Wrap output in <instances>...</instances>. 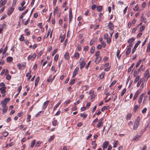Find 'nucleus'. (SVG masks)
Instances as JSON below:
<instances>
[{"label": "nucleus", "instance_id": "5fc2aeb1", "mask_svg": "<svg viewBox=\"0 0 150 150\" xmlns=\"http://www.w3.org/2000/svg\"><path fill=\"white\" fill-rule=\"evenodd\" d=\"M142 80V79H140V80L138 82L137 85V87H139V86L140 85L141 83Z\"/></svg>", "mask_w": 150, "mask_h": 150}, {"label": "nucleus", "instance_id": "4d7b16f0", "mask_svg": "<svg viewBox=\"0 0 150 150\" xmlns=\"http://www.w3.org/2000/svg\"><path fill=\"white\" fill-rule=\"evenodd\" d=\"M141 62V60H139V61L137 62V64H136V68H137V67H138L139 66V65L140 64V62Z\"/></svg>", "mask_w": 150, "mask_h": 150}, {"label": "nucleus", "instance_id": "f8f14e48", "mask_svg": "<svg viewBox=\"0 0 150 150\" xmlns=\"http://www.w3.org/2000/svg\"><path fill=\"white\" fill-rule=\"evenodd\" d=\"M143 67V65H142L140 67V68L138 69L137 71H136L134 72V75L135 76V74L136 73V74H138V73H139L141 70L142 69Z\"/></svg>", "mask_w": 150, "mask_h": 150}, {"label": "nucleus", "instance_id": "6e6552de", "mask_svg": "<svg viewBox=\"0 0 150 150\" xmlns=\"http://www.w3.org/2000/svg\"><path fill=\"white\" fill-rule=\"evenodd\" d=\"M14 10V8L13 7H11L10 9H9L7 13V14L8 15H10L12 13L13 11Z\"/></svg>", "mask_w": 150, "mask_h": 150}, {"label": "nucleus", "instance_id": "c756f323", "mask_svg": "<svg viewBox=\"0 0 150 150\" xmlns=\"http://www.w3.org/2000/svg\"><path fill=\"white\" fill-rule=\"evenodd\" d=\"M52 77L51 76H50V77H49L47 79V81L48 82H52L53 80V79H52Z\"/></svg>", "mask_w": 150, "mask_h": 150}, {"label": "nucleus", "instance_id": "423d86ee", "mask_svg": "<svg viewBox=\"0 0 150 150\" xmlns=\"http://www.w3.org/2000/svg\"><path fill=\"white\" fill-rule=\"evenodd\" d=\"M144 77L146 78L147 80L150 77V75L149 74V70L147 69L144 75Z\"/></svg>", "mask_w": 150, "mask_h": 150}, {"label": "nucleus", "instance_id": "2eb2a0df", "mask_svg": "<svg viewBox=\"0 0 150 150\" xmlns=\"http://www.w3.org/2000/svg\"><path fill=\"white\" fill-rule=\"evenodd\" d=\"M143 95V93H142L140 95L139 97V99L138 100V102L139 104H140L142 102Z\"/></svg>", "mask_w": 150, "mask_h": 150}, {"label": "nucleus", "instance_id": "0eeeda50", "mask_svg": "<svg viewBox=\"0 0 150 150\" xmlns=\"http://www.w3.org/2000/svg\"><path fill=\"white\" fill-rule=\"evenodd\" d=\"M108 28L111 30H112L114 27V25L112 23L110 22L108 24Z\"/></svg>", "mask_w": 150, "mask_h": 150}, {"label": "nucleus", "instance_id": "72a5a7b5", "mask_svg": "<svg viewBox=\"0 0 150 150\" xmlns=\"http://www.w3.org/2000/svg\"><path fill=\"white\" fill-rule=\"evenodd\" d=\"M26 8V7L25 6H24L23 8L21 7H18V9L20 11H23Z\"/></svg>", "mask_w": 150, "mask_h": 150}, {"label": "nucleus", "instance_id": "774afa93", "mask_svg": "<svg viewBox=\"0 0 150 150\" xmlns=\"http://www.w3.org/2000/svg\"><path fill=\"white\" fill-rule=\"evenodd\" d=\"M40 144L41 142L40 141H38L35 144V146H38L40 145Z\"/></svg>", "mask_w": 150, "mask_h": 150}, {"label": "nucleus", "instance_id": "09e8293b", "mask_svg": "<svg viewBox=\"0 0 150 150\" xmlns=\"http://www.w3.org/2000/svg\"><path fill=\"white\" fill-rule=\"evenodd\" d=\"M54 137V135L52 136L48 139V142H50L52 141Z\"/></svg>", "mask_w": 150, "mask_h": 150}, {"label": "nucleus", "instance_id": "393cba45", "mask_svg": "<svg viewBox=\"0 0 150 150\" xmlns=\"http://www.w3.org/2000/svg\"><path fill=\"white\" fill-rule=\"evenodd\" d=\"M52 124L53 126H56L57 124V120H54L52 121Z\"/></svg>", "mask_w": 150, "mask_h": 150}, {"label": "nucleus", "instance_id": "7ed1b4c3", "mask_svg": "<svg viewBox=\"0 0 150 150\" xmlns=\"http://www.w3.org/2000/svg\"><path fill=\"white\" fill-rule=\"evenodd\" d=\"M80 69H82L86 65V62L84 60V59H82L81 58L80 60Z\"/></svg>", "mask_w": 150, "mask_h": 150}, {"label": "nucleus", "instance_id": "9d476101", "mask_svg": "<svg viewBox=\"0 0 150 150\" xmlns=\"http://www.w3.org/2000/svg\"><path fill=\"white\" fill-rule=\"evenodd\" d=\"M7 0H1L0 1V7H1L5 5L7 2Z\"/></svg>", "mask_w": 150, "mask_h": 150}, {"label": "nucleus", "instance_id": "412c9836", "mask_svg": "<svg viewBox=\"0 0 150 150\" xmlns=\"http://www.w3.org/2000/svg\"><path fill=\"white\" fill-rule=\"evenodd\" d=\"M139 91H137L135 93L134 96V97L133 98V100H135L136 99V98L137 97V96L139 94Z\"/></svg>", "mask_w": 150, "mask_h": 150}, {"label": "nucleus", "instance_id": "6e6d98bb", "mask_svg": "<svg viewBox=\"0 0 150 150\" xmlns=\"http://www.w3.org/2000/svg\"><path fill=\"white\" fill-rule=\"evenodd\" d=\"M58 50L57 49H56L53 52L52 54V56H53L57 52Z\"/></svg>", "mask_w": 150, "mask_h": 150}, {"label": "nucleus", "instance_id": "37998d69", "mask_svg": "<svg viewBox=\"0 0 150 150\" xmlns=\"http://www.w3.org/2000/svg\"><path fill=\"white\" fill-rule=\"evenodd\" d=\"M139 8V6L138 5H137L134 8H133V10L135 11H137Z\"/></svg>", "mask_w": 150, "mask_h": 150}, {"label": "nucleus", "instance_id": "c9c22d12", "mask_svg": "<svg viewBox=\"0 0 150 150\" xmlns=\"http://www.w3.org/2000/svg\"><path fill=\"white\" fill-rule=\"evenodd\" d=\"M69 23H70L72 21L73 18L72 14H69Z\"/></svg>", "mask_w": 150, "mask_h": 150}, {"label": "nucleus", "instance_id": "39448f33", "mask_svg": "<svg viewBox=\"0 0 150 150\" xmlns=\"http://www.w3.org/2000/svg\"><path fill=\"white\" fill-rule=\"evenodd\" d=\"M79 71V68L78 67H77L73 72L72 76V77L73 78L78 73Z\"/></svg>", "mask_w": 150, "mask_h": 150}, {"label": "nucleus", "instance_id": "4c0bfd02", "mask_svg": "<svg viewBox=\"0 0 150 150\" xmlns=\"http://www.w3.org/2000/svg\"><path fill=\"white\" fill-rule=\"evenodd\" d=\"M105 74V72H103L102 73L100 76V79H103L104 77V75Z\"/></svg>", "mask_w": 150, "mask_h": 150}, {"label": "nucleus", "instance_id": "a19ab883", "mask_svg": "<svg viewBox=\"0 0 150 150\" xmlns=\"http://www.w3.org/2000/svg\"><path fill=\"white\" fill-rule=\"evenodd\" d=\"M11 75L9 74L6 75V79L8 80H9L11 79Z\"/></svg>", "mask_w": 150, "mask_h": 150}, {"label": "nucleus", "instance_id": "f257e3e1", "mask_svg": "<svg viewBox=\"0 0 150 150\" xmlns=\"http://www.w3.org/2000/svg\"><path fill=\"white\" fill-rule=\"evenodd\" d=\"M140 119L139 116L136 119L134 123L133 129L136 130L138 127L140 123Z\"/></svg>", "mask_w": 150, "mask_h": 150}, {"label": "nucleus", "instance_id": "cd10ccee", "mask_svg": "<svg viewBox=\"0 0 150 150\" xmlns=\"http://www.w3.org/2000/svg\"><path fill=\"white\" fill-rule=\"evenodd\" d=\"M120 53V51L119 50H117V52L116 55H117V57H118V59H120V58L121 56V54H120V56H119Z\"/></svg>", "mask_w": 150, "mask_h": 150}, {"label": "nucleus", "instance_id": "3c124183", "mask_svg": "<svg viewBox=\"0 0 150 150\" xmlns=\"http://www.w3.org/2000/svg\"><path fill=\"white\" fill-rule=\"evenodd\" d=\"M59 57V55L56 54L54 58V60L57 61L58 60Z\"/></svg>", "mask_w": 150, "mask_h": 150}, {"label": "nucleus", "instance_id": "e2e57ef3", "mask_svg": "<svg viewBox=\"0 0 150 150\" xmlns=\"http://www.w3.org/2000/svg\"><path fill=\"white\" fill-rule=\"evenodd\" d=\"M24 39V37L23 36V35H21V37L20 38V40L21 41H23Z\"/></svg>", "mask_w": 150, "mask_h": 150}, {"label": "nucleus", "instance_id": "680f3d73", "mask_svg": "<svg viewBox=\"0 0 150 150\" xmlns=\"http://www.w3.org/2000/svg\"><path fill=\"white\" fill-rule=\"evenodd\" d=\"M96 7V5L95 4H94L92 6L91 8L92 10H94L95 9Z\"/></svg>", "mask_w": 150, "mask_h": 150}, {"label": "nucleus", "instance_id": "f704fd0d", "mask_svg": "<svg viewBox=\"0 0 150 150\" xmlns=\"http://www.w3.org/2000/svg\"><path fill=\"white\" fill-rule=\"evenodd\" d=\"M25 65L24 64H18L17 65V66L18 67L19 69H21L22 67H25Z\"/></svg>", "mask_w": 150, "mask_h": 150}, {"label": "nucleus", "instance_id": "052dcab7", "mask_svg": "<svg viewBox=\"0 0 150 150\" xmlns=\"http://www.w3.org/2000/svg\"><path fill=\"white\" fill-rule=\"evenodd\" d=\"M22 89V86H19L18 88V94H19V93L20 92Z\"/></svg>", "mask_w": 150, "mask_h": 150}, {"label": "nucleus", "instance_id": "f3484780", "mask_svg": "<svg viewBox=\"0 0 150 150\" xmlns=\"http://www.w3.org/2000/svg\"><path fill=\"white\" fill-rule=\"evenodd\" d=\"M131 50V48L130 47H129L127 50L126 52V55H129Z\"/></svg>", "mask_w": 150, "mask_h": 150}, {"label": "nucleus", "instance_id": "13d9d810", "mask_svg": "<svg viewBox=\"0 0 150 150\" xmlns=\"http://www.w3.org/2000/svg\"><path fill=\"white\" fill-rule=\"evenodd\" d=\"M96 96V95L95 94H93L91 96V101H93V98H94Z\"/></svg>", "mask_w": 150, "mask_h": 150}, {"label": "nucleus", "instance_id": "7c9ffc66", "mask_svg": "<svg viewBox=\"0 0 150 150\" xmlns=\"http://www.w3.org/2000/svg\"><path fill=\"white\" fill-rule=\"evenodd\" d=\"M150 51V42H149L147 46L146 50V52H149Z\"/></svg>", "mask_w": 150, "mask_h": 150}, {"label": "nucleus", "instance_id": "2f4dec72", "mask_svg": "<svg viewBox=\"0 0 150 150\" xmlns=\"http://www.w3.org/2000/svg\"><path fill=\"white\" fill-rule=\"evenodd\" d=\"M134 63H133L132 64V65L129 68V69L128 70V72H129L131 71L132 68H133V66H134Z\"/></svg>", "mask_w": 150, "mask_h": 150}, {"label": "nucleus", "instance_id": "79ce46f5", "mask_svg": "<svg viewBox=\"0 0 150 150\" xmlns=\"http://www.w3.org/2000/svg\"><path fill=\"white\" fill-rule=\"evenodd\" d=\"M139 78L140 77L139 76H137L135 79L134 83H136L139 80Z\"/></svg>", "mask_w": 150, "mask_h": 150}, {"label": "nucleus", "instance_id": "aec40b11", "mask_svg": "<svg viewBox=\"0 0 150 150\" xmlns=\"http://www.w3.org/2000/svg\"><path fill=\"white\" fill-rule=\"evenodd\" d=\"M101 57H98L96 58V63L97 64L99 63V62L101 61Z\"/></svg>", "mask_w": 150, "mask_h": 150}, {"label": "nucleus", "instance_id": "20e7f679", "mask_svg": "<svg viewBox=\"0 0 150 150\" xmlns=\"http://www.w3.org/2000/svg\"><path fill=\"white\" fill-rule=\"evenodd\" d=\"M140 43L141 41L140 40H139L137 41V43L135 44L132 50V54H133L134 53V52H135V51L136 50V48H137L138 45L140 44Z\"/></svg>", "mask_w": 150, "mask_h": 150}, {"label": "nucleus", "instance_id": "338daca9", "mask_svg": "<svg viewBox=\"0 0 150 150\" xmlns=\"http://www.w3.org/2000/svg\"><path fill=\"white\" fill-rule=\"evenodd\" d=\"M146 110H147L146 108H145L142 110V112L143 113H144L146 112Z\"/></svg>", "mask_w": 150, "mask_h": 150}, {"label": "nucleus", "instance_id": "dca6fc26", "mask_svg": "<svg viewBox=\"0 0 150 150\" xmlns=\"http://www.w3.org/2000/svg\"><path fill=\"white\" fill-rule=\"evenodd\" d=\"M6 88L5 87H1L0 88V91H1V93H4L6 92Z\"/></svg>", "mask_w": 150, "mask_h": 150}, {"label": "nucleus", "instance_id": "c85d7f7f", "mask_svg": "<svg viewBox=\"0 0 150 150\" xmlns=\"http://www.w3.org/2000/svg\"><path fill=\"white\" fill-rule=\"evenodd\" d=\"M95 47L93 46L92 47L90 50V52L91 54H92L94 52L95 50Z\"/></svg>", "mask_w": 150, "mask_h": 150}, {"label": "nucleus", "instance_id": "5701e85b", "mask_svg": "<svg viewBox=\"0 0 150 150\" xmlns=\"http://www.w3.org/2000/svg\"><path fill=\"white\" fill-rule=\"evenodd\" d=\"M6 60L7 62H10L13 60V58L12 57H9L7 58Z\"/></svg>", "mask_w": 150, "mask_h": 150}, {"label": "nucleus", "instance_id": "473e14b6", "mask_svg": "<svg viewBox=\"0 0 150 150\" xmlns=\"http://www.w3.org/2000/svg\"><path fill=\"white\" fill-rule=\"evenodd\" d=\"M118 142L117 141L115 140L114 141L113 143V147L114 148H115L117 147V145L118 143Z\"/></svg>", "mask_w": 150, "mask_h": 150}, {"label": "nucleus", "instance_id": "1a4fd4ad", "mask_svg": "<svg viewBox=\"0 0 150 150\" xmlns=\"http://www.w3.org/2000/svg\"><path fill=\"white\" fill-rule=\"evenodd\" d=\"M109 144V142L108 141H106L104 142L102 145L103 148L105 149L107 148L108 145Z\"/></svg>", "mask_w": 150, "mask_h": 150}, {"label": "nucleus", "instance_id": "a878e982", "mask_svg": "<svg viewBox=\"0 0 150 150\" xmlns=\"http://www.w3.org/2000/svg\"><path fill=\"white\" fill-rule=\"evenodd\" d=\"M132 117L131 113H128L126 116V119L127 120H130Z\"/></svg>", "mask_w": 150, "mask_h": 150}, {"label": "nucleus", "instance_id": "9b49d317", "mask_svg": "<svg viewBox=\"0 0 150 150\" xmlns=\"http://www.w3.org/2000/svg\"><path fill=\"white\" fill-rule=\"evenodd\" d=\"M49 102V101H47L44 103L42 106V109H44L46 108Z\"/></svg>", "mask_w": 150, "mask_h": 150}, {"label": "nucleus", "instance_id": "ddd939ff", "mask_svg": "<svg viewBox=\"0 0 150 150\" xmlns=\"http://www.w3.org/2000/svg\"><path fill=\"white\" fill-rule=\"evenodd\" d=\"M36 54L35 53H34L33 55H29L28 57V60H30L32 58H35L36 57Z\"/></svg>", "mask_w": 150, "mask_h": 150}, {"label": "nucleus", "instance_id": "bb28decb", "mask_svg": "<svg viewBox=\"0 0 150 150\" xmlns=\"http://www.w3.org/2000/svg\"><path fill=\"white\" fill-rule=\"evenodd\" d=\"M102 9V6H98L97 7V10L98 12L100 11Z\"/></svg>", "mask_w": 150, "mask_h": 150}, {"label": "nucleus", "instance_id": "4468645a", "mask_svg": "<svg viewBox=\"0 0 150 150\" xmlns=\"http://www.w3.org/2000/svg\"><path fill=\"white\" fill-rule=\"evenodd\" d=\"M141 137V135H137L133 138V140H135L136 141H138L139 140L140 138Z\"/></svg>", "mask_w": 150, "mask_h": 150}, {"label": "nucleus", "instance_id": "ea45409f", "mask_svg": "<svg viewBox=\"0 0 150 150\" xmlns=\"http://www.w3.org/2000/svg\"><path fill=\"white\" fill-rule=\"evenodd\" d=\"M36 142V140H34L32 142L30 146L31 147H33L34 146V145Z\"/></svg>", "mask_w": 150, "mask_h": 150}, {"label": "nucleus", "instance_id": "a211bd4d", "mask_svg": "<svg viewBox=\"0 0 150 150\" xmlns=\"http://www.w3.org/2000/svg\"><path fill=\"white\" fill-rule=\"evenodd\" d=\"M135 38H129L127 41L128 43H132V42H133L135 40Z\"/></svg>", "mask_w": 150, "mask_h": 150}, {"label": "nucleus", "instance_id": "6ab92c4d", "mask_svg": "<svg viewBox=\"0 0 150 150\" xmlns=\"http://www.w3.org/2000/svg\"><path fill=\"white\" fill-rule=\"evenodd\" d=\"M92 145H93L94 146L93 147V148L95 149L97 147V144L96 143V141H93L91 143Z\"/></svg>", "mask_w": 150, "mask_h": 150}, {"label": "nucleus", "instance_id": "69168bd1", "mask_svg": "<svg viewBox=\"0 0 150 150\" xmlns=\"http://www.w3.org/2000/svg\"><path fill=\"white\" fill-rule=\"evenodd\" d=\"M43 52L42 51H40V52L39 53L38 55V56H37L38 58H39L41 56V55H42V54L43 53Z\"/></svg>", "mask_w": 150, "mask_h": 150}, {"label": "nucleus", "instance_id": "f03ea898", "mask_svg": "<svg viewBox=\"0 0 150 150\" xmlns=\"http://www.w3.org/2000/svg\"><path fill=\"white\" fill-rule=\"evenodd\" d=\"M10 100V98H5L4 100L2 101L1 103L2 107L6 106V104L7 102L9 101Z\"/></svg>", "mask_w": 150, "mask_h": 150}, {"label": "nucleus", "instance_id": "de8ad7c7", "mask_svg": "<svg viewBox=\"0 0 150 150\" xmlns=\"http://www.w3.org/2000/svg\"><path fill=\"white\" fill-rule=\"evenodd\" d=\"M145 28V26H141L139 29V31L141 32L143 31Z\"/></svg>", "mask_w": 150, "mask_h": 150}, {"label": "nucleus", "instance_id": "603ef678", "mask_svg": "<svg viewBox=\"0 0 150 150\" xmlns=\"http://www.w3.org/2000/svg\"><path fill=\"white\" fill-rule=\"evenodd\" d=\"M8 134V133L7 132H4L2 134L3 135L4 137H6Z\"/></svg>", "mask_w": 150, "mask_h": 150}, {"label": "nucleus", "instance_id": "bf43d9fd", "mask_svg": "<svg viewBox=\"0 0 150 150\" xmlns=\"http://www.w3.org/2000/svg\"><path fill=\"white\" fill-rule=\"evenodd\" d=\"M75 81V80L74 79H73L71 80L70 83V84L72 85L74 83Z\"/></svg>", "mask_w": 150, "mask_h": 150}, {"label": "nucleus", "instance_id": "4be33fe9", "mask_svg": "<svg viewBox=\"0 0 150 150\" xmlns=\"http://www.w3.org/2000/svg\"><path fill=\"white\" fill-rule=\"evenodd\" d=\"M64 58L66 60H67L69 58V53L68 52H67L64 55Z\"/></svg>", "mask_w": 150, "mask_h": 150}, {"label": "nucleus", "instance_id": "8fccbe9b", "mask_svg": "<svg viewBox=\"0 0 150 150\" xmlns=\"http://www.w3.org/2000/svg\"><path fill=\"white\" fill-rule=\"evenodd\" d=\"M126 91V88H125L122 91V92L121 95V96H122L124 95V94L125 93Z\"/></svg>", "mask_w": 150, "mask_h": 150}, {"label": "nucleus", "instance_id": "a18cd8bd", "mask_svg": "<svg viewBox=\"0 0 150 150\" xmlns=\"http://www.w3.org/2000/svg\"><path fill=\"white\" fill-rule=\"evenodd\" d=\"M140 107V106L139 105V106H138V105H135V106H134V109H133V110L134 111V112H135L137 109L139 107Z\"/></svg>", "mask_w": 150, "mask_h": 150}, {"label": "nucleus", "instance_id": "c03bdc74", "mask_svg": "<svg viewBox=\"0 0 150 150\" xmlns=\"http://www.w3.org/2000/svg\"><path fill=\"white\" fill-rule=\"evenodd\" d=\"M60 103H57L54 107V109H53V110H55L58 107V106L60 104Z\"/></svg>", "mask_w": 150, "mask_h": 150}, {"label": "nucleus", "instance_id": "49530a36", "mask_svg": "<svg viewBox=\"0 0 150 150\" xmlns=\"http://www.w3.org/2000/svg\"><path fill=\"white\" fill-rule=\"evenodd\" d=\"M7 50H8V47H7V45L6 47L4 49V50L3 52V54H4L6 53V52L7 51Z\"/></svg>", "mask_w": 150, "mask_h": 150}, {"label": "nucleus", "instance_id": "864d4df0", "mask_svg": "<svg viewBox=\"0 0 150 150\" xmlns=\"http://www.w3.org/2000/svg\"><path fill=\"white\" fill-rule=\"evenodd\" d=\"M31 117V115H27V122H29L30 121V119Z\"/></svg>", "mask_w": 150, "mask_h": 150}, {"label": "nucleus", "instance_id": "0e129e2a", "mask_svg": "<svg viewBox=\"0 0 150 150\" xmlns=\"http://www.w3.org/2000/svg\"><path fill=\"white\" fill-rule=\"evenodd\" d=\"M103 124V122H99L97 125V127H99L100 126H101Z\"/></svg>", "mask_w": 150, "mask_h": 150}, {"label": "nucleus", "instance_id": "58836bf2", "mask_svg": "<svg viewBox=\"0 0 150 150\" xmlns=\"http://www.w3.org/2000/svg\"><path fill=\"white\" fill-rule=\"evenodd\" d=\"M87 114H84L83 113H81L80 115L81 117H83V119H85L87 117Z\"/></svg>", "mask_w": 150, "mask_h": 150}, {"label": "nucleus", "instance_id": "e433bc0d", "mask_svg": "<svg viewBox=\"0 0 150 150\" xmlns=\"http://www.w3.org/2000/svg\"><path fill=\"white\" fill-rule=\"evenodd\" d=\"M79 54L78 52H76L74 55V57H75L76 59H78L79 57Z\"/></svg>", "mask_w": 150, "mask_h": 150}, {"label": "nucleus", "instance_id": "b1692460", "mask_svg": "<svg viewBox=\"0 0 150 150\" xmlns=\"http://www.w3.org/2000/svg\"><path fill=\"white\" fill-rule=\"evenodd\" d=\"M3 107V108L2 109V111L4 113V112L6 113L7 112V110H8V107L6 106L5 107Z\"/></svg>", "mask_w": 150, "mask_h": 150}]
</instances>
